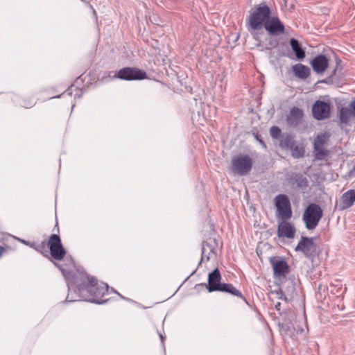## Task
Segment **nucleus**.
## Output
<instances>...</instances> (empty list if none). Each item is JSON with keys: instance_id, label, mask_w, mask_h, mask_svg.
<instances>
[{"instance_id": "obj_33", "label": "nucleus", "mask_w": 355, "mask_h": 355, "mask_svg": "<svg viewBox=\"0 0 355 355\" xmlns=\"http://www.w3.org/2000/svg\"><path fill=\"white\" fill-rule=\"evenodd\" d=\"M3 251V248L0 246V257H1Z\"/></svg>"}, {"instance_id": "obj_21", "label": "nucleus", "mask_w": 355, "mask_h": 355, "mask_svg": "<svg viewBox=\"0 0 355 355\" xmlns=\"http://www.w3.org/2000/svg\"><path fill=\"white\" fill-rule=\"evenodd\" d=\"M290 45L297 60H302L305 58V51L296 39H291Z\"/></svg>"}, {"instance_id": "obj_34", "label": "nucleus", "mask_w": 355, "mask_h": 355, "mask_svg": "<svg viewBox=\"0 0 355 355\" xmlns=\"http://www.w3.org/2000/svg\"><path fill=\"white\" fill-rule=\"evenodd\" d=\"M287 1H288V0H283V1H284V3L285 6H286Z\"/></svg>"}, {"instance_id": "obj_25", "label": "nucleus", "mask_w": 355, "mask_h": 355, "mask_svg": "<svg viewBox=\"0 0 355 355\" xmlns=\"http://www.w3.org/2000/svg\"><path fill=\"white\" fill-rule=\"evenodd\" d=\"M293 158H300L304 156L305 150L302 144H297L290 150Z\"/></svg>"}, {"instance_id": "obj_15", "label": "nucleus", "mask_w": 355, "mask_h": 355, "mask_svg": "<svg viewBox=\"0 0 355 355\" xmlns=\"http://www.w3.org/2000/svg\"><path fill=\"white\" fill-rule=\"evenodd\" d=\"M274 275L275 277H284L289 272V267L284 260L272 261Z\"/></svg>"}, {"instance_id": "obj_12", "label": "nucleus", "mask_w": 355, "mask_h": 355, "mask_svg": "<svg viewBox=\"0 0 355 355\" xmlns=\"http://www.w3.org/2000/svg\"><path fill=\"white\" fill-rule=\"evenodd\" d=\"M216 240L209 238L202 244L201 261H208L213 256L216 255Z\"/></svg>"}, {"instance_id": "obj_24", "label": "nucleus", "mask_w": 355, "mask_h": 355, "mask_svg": "<svg viewBox=\"0 0 355 355\" xmlns=\"http://www.w3.org/2000/svg\"><path fill=\"white\" fill-rule=\"evenodd\" d=\"M352 117L353 116L350 114L346 107H343L340 110L339 119L342 123H349Z\"/></svg>"}, {"instance_id": "obj_29", "label": "nucleus", "mask_w": 355, "mask_h": 355, "mask_svg": "<svg viewBox=\"0 0 355 355\" xmlns=\"http://www.w3.org/2000/svg\"><path fill=\"white\" fill-rule=\"evenodd\" d=\"M351 115L355 118V101L352 102L348 107H346Z\"/></svg>"}, {"instance_id": "obj_6", "label": "nucleus", "mask_w": 355, "mask_h": 355, "mask_svg": "<svg viewBox=\"0 0 355 355\" xmlns=\"http://www.w3.org/2000/svg\"><path fill=\"white\" fill-rule=\"evenodd\" d=\"M47 246L49 248L52 258L56 261H62L64 259L66 251L58 235H51L47 242Z\"/></svg>"}, {"instance_id": "obj_13", "label": "nucleus", "mask_w": 355, "mask_h": 355, "mask_svg": "<svg viewBox=\"0 0 355 355\" xmlns=\"http://www.w3.org/2000/svg\"><path fill=\"white\" fill-rule=\"evenodd\" d=\"M311 65L315 73H322L329 66V59L324 55H319L311 60Z\"/></svg>"}, {"instance_id": "obj_28", "label": "nucleus", "mask_w": 355, "mask_h": 355, "mask_svg": "<svg viewBox=\"0 0 355 355\" xmlns=\"http://www.w3.org/2000/svg\"><path fill=\"white\" fill-rule=\"evenodd\" d=\"M270 134L272 138L277 139L281 136V130L277 126H272L270 129Z\"/></svg>"}, {"instance_id": "obj_23", "label": "nucleus", "mask_w": 355, "mask_h": 355, "mask_svg": "<svg viewBox=\"0 0 355 355\" xmlns=\"http://www.w3.org/2000/svg\"><path fill=\"white\" fill-rule=\"evenodd\" d=\"M313 152L315 154V157L318 160H324L329 155V151L324 147H313Z\"/></svg>"}, {"instance_id": "obj_32", "label": "nucleus", "mask_w": 355, "mask_h": 355, "mask_svg": "<svg viewBox=\"0 0 355 355\" xmlns=\"http://www.w3.org/2000/svg\"><path fill=\"white\" fill-rule=\"evenodd\" d=\"M257 46L258 48H259L260 49H261V50L263 49H262V45H261V44L260 42H259V43L257 44Z\"/></svg>"}, {"instance_id": "obj_16", "label": "nucleus", "mask_w": 355, "mask_h": 355, "mask_svg": "<svg viewBox=\"0 0 355 355\" xmlns=\"http://www.w3.org/2000/svg\"><path fill=\"white\" fill-rule=\"evenodd\" d=\"M355 202V191L354 190H349L345 193L343 194L340 203L338 205L339 209L340 210L346 209L350 207H352Z\"/></svg>"}, {"instance_id": "obj_4", "label": "nucleus", "mask_w": 355, "mask_h": 355, "mask_svg": "<svg viewBox=\"0 0 355 355\" xmlns=\"http://www.w3.org/2000/svg\"><path fill=\"white\" fill-rule=\"evenodd\" d=\"M313 238L302 236L301 239L295 247L297 252H301L308 259L313 261V259L319 255L320 250L318 244L314 243Z\"/></svg>"}, {"instance_id": "obj_17", "label": "nucleus", "mask_w": 355, "mask_h": 355, "mask_svg": "<svg viewBox=\"0 0 355 355\" xmlns=\"http://www.w3.org/2000/svg\"><path fill=\"white\" fill-rule=\"evenodd\" d=\"M302 116V110L297 107H293L291 110L289 115L287 116V121L289 125L296 126L300 123Z\"/></svg>"}, {"instance_id": "obj_9", "label": "nucleus", "mask_w": 355, "mask_h": 355, "mask_svg": "<svg viewBox=\"0 0 355 355\" xmlns=\"http://www.w3.org/2000/svg\"><path fill=\"white\" fill-rule=\"evenodd\" d=\"M263 28L270 35H279L285 32L284 25L275 14L271 15Z\"/></svg>"}, {"instance_id": "obj_11", "label": "nucleus", "mask_w": 355, "mask_h": 355, "mask_svg": "<svg viewBox=\"0 0 355 355\" xmlns=\"http://www.w3.org/2000/svg\"><path fill=\"white\" fill-rule=\"evenodd\" d=\"M221 275L218 268L214 270L208 275V284H205L209 293L219 291L223 283L220 282Z\"/></svg>"}, {"instance_id": "obj_19", "label": "nucleus", "mask_w": 355, "mask_h": 355, "mask_svg": "<svg viewBox=\"0 0 355 355\" xmlns=\"http://www.w3.org/2000/svg\"><path fill=\"white\" fill-rule=\"evenodd\" d=\"M291 185L293 188H304L308 185L307 179L302 174H295L289 181Z\"/></svg>"}, {"instance_id": "obj_10", "label": "nucleus", "mask_w": 355, "mask_h": 355, "mask_svg": "<svg viewBox=\"0 0 355 355\" xmlns=\"http://www.w3.org/2000/svg\"><path fill=\"white\" fill-rule=\"evenodd\" d=\"M313 116L318 120H322L329 117L330 105L324 101H316L312 107Z\"/></svg>"}, {"instance_id": "obj_3", "label": "nucleus", "mask_w": 355, "mask_h": 355, "mask_svg": "<svg viewBox=\"0 0 355 355\" xmlns=\"http://www.w3.org/2000/svg\"><path fill=\"white\" fill-rule=\"evenodd\" d=\"M323 216L322 208L315 203L307 206L302 215V220L308 230H313L318 226Z\"/></svg>"}, {"instance_id": "obj_5", "label": "nucleus", "mask_w": 355, "mask_h": 355, "mask_svg": "<svg viewBox=\"0 0 355 355\" xmlns=\"http://www.w3.org/2000/svg\"><path fill=\"white\" fill-rule=\"evenodd\" d=\"M252 159L248 155H239L232 160V170L235 174L245 175L252 169Z\"/></svg>"}, {"instance_id": "obj_18", "label": "nucleus", "mask_w": 355, "mask_h": 355, "mask_svg": "<svg viewBox=\"0 0 355 355\" xmlns=\"http://www.w3.org/2000/svg\"><path fill=\"white\" fill-rule=\"evenodd\" d=\"M297 144V142L292 135L288 134L282 135L279 141V146L282 148L291 150Z\"/></svg>"}, {"instance_id": "obj_2", "label": "nucleus", "mask_w": 355, "mask_h": 355, "mask_svg": "<svg viewBox=\"0 0 355 355\" xmlns=\"http://www.w3.org/2000/svg\"><path fill=\"white\" fill-rule=\"evenodd\" d=\"M83 279L85 282L78 284V289L85 300L94 302V297H99L104 295L107 287V285L103 283L100 285L96 279L89 275L83 276Z\"/></svg>"}, {"instance_id": "obj_7", "label": "nucleus", "mask_w": 355, "mask_h": 355, "mask_svg": "<svg viewBox=\"0 0 355 355\" xmlns=\"http://www.w3.org/2000/svg\"><path fill=\"white\" fill-rule=\"evenodd\" d=\"M275 201L278 216L283 220L289 219L292 216V210L288 196L279 194L275 197Z\"/></svg>"}, {"instance_id": "obj_22", "label": "nucleus", "mask_w": 355, "mask_h": 355, "mask_svg": "<svg viewBox=\"0 0 355 355\" xmlns=\"http://www.w3.org/2000/svg\"><path fill=\"white\" fill-rule=\"evenodd\" d=\"M219 291L227 293L242 299L243 298L242 293L231 284L223 283Z\"/></svg>"}, {"instance_id": "obj_1", "label": "nucleus", "mask_w": 355, "mask_h": 355, "mask_svg": "<svg viewBox=\"0 0 355 355\" xmlns=\"http://www.w3.org/2000/svg\"><path fill=\"white\" fill-rule=\"evenodd\" d=\"M272 15L270 8L265 3L259 4L254 11L251 12L249 19V31L257 41H259L257 31L261 30Z\"/></svg>"}, {"instance_id": "obj_30", "label": "nucleus", "mask_w": 355, "mask_h": 355, "mask_svg": "<svg viewBox=\"0 0 355 355\" xmlns=\"http://www.w3.org/2000/svg\"><path fill=\"white\" fill-rule=\"evenodd\" d=\"M19 241L32 248H35V243L34 242H31V241H25L24 239H19Z\"/></svg>"}, {"instance_id": "obj_31", "label": "nucleus", "mask_w": 355, "mask_h": 355, "mask_svg": "<svg viewBox=\"0 0 355 355\" xmlns=\"http://www.w3.org/2000/svg\"><path fill=\"white\" fill-rule=\"evenodd\" d=\"M280 302H277L276 304H275V308L276 309H277L278 311L280 310Z\"/></svg>"}, {"instance_id": "obj_14", "label": "nucleus", "mask_w": 355, "mask_h": 355, "mask_svg": "<svg viewBox=\"0 0 355 355\" xmlns=\"http://www.w3.org/2000/svg\"><path fill=\"white\" fill-rule=\"evenodd\" d=\"M295 234V228L290 223L283 220L279 223L277 228V235L279 237L293 239Z\"/></svg>"}, {"instance_id": "obj_8", "label": "nucleus", "mask_w": 355, "mask_h": 355, "mask_svg": "<svg viewBox=\"0 0 355 355\" xmlns=\"http://www.w3.org/2000/svg\"><path fill=\"white\" fill-rule=\"evenodd\" d=\"M117 78L125 80H143L146 78V73L135 67H124L117 73Z\"/></svg>"}, {"instance_id": "obj_20", "label": "nucleus", "mask_w": 355, "mask_h": 355, "mask_svg": "<svg viewBox=\"0 0 355 355\" xmlns=\"http://www.w3.org/2000/svg\"><path fill=\"white\" fill-rule=\"evenodd\" d=\"M292 69L295 76L302 79L306 78L310 75V69L302 64L293 65Z\"/></svg>"}, {"instance_id": "obj_26", "label": "nucleus", "mask_w": 355, "mask_h": 355, "mask_svg": "<svg viewBox=\"0 0 355 355\" xmlns=\"http://www.w3.org/2000/svg\"><path fill=\"white\" fill-rule=\"evenodd\" d=\"M328 141V136L325 134L318 135L313 142V147H324Z\"/></svg>"}, {"instance_id": "obj_27", "label": "nucleus", "mask_w": 355, "mask_h": 355, "mask_svg": "<svg viewBox=\"0 0 355 355\" xmlns=\"http://www.w3.org/2000/svg\"><path fill=\"white\" fill-rule=\"evenodd\" d=\"M47 243L44 241L40 244L37 245L35 243V246L34 250H35L37 252L41 253L44 256L47 257L48 256V250H47Z\"/></svg>"}]
</instances>
